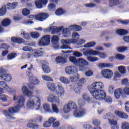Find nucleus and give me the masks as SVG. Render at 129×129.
<instances>
[{
    "mask_svg": "<svg viewBox=\"0 0 129 129\" xmlns=\"http://www.w3.org/2000/svg\"><path fill=\"white\" fill-rule=\"evenodd\" d=\"M115 58L116 60H119V61H122L124 60L125 56L122 54H116L115 56Z\"/></svg>",
    "mask_w": 129,
    "mask_h": 129,
    "instance_id": "31",
    "label": "nucleus"
},
{
    "mask_svg": "<svg viewBox=\"0 0 129 129\" xmlns=\"http://www.w3.org/2000/svg\"><path fill=\"white\" fill-rule=\"evenodd\" d=\"M1 24L3 27H8L11 25V20L5 19L2 21Z\"/></svg>",
    "mask_w": 129,
    "mask_h": 129,
    "instance_id": "28",
    "label": "nucleus"
},
{
    "mask_svg": "<svg viewBox=\"0 0 129 129\" xmlns=\"http://www.w3.org/2000/svg\"><path fill=\"white\" fill-rule=\"evenodd\" d=\"M75 42H76L75 39H61V43L62 45L60 46V49H70L71 50V47H69V45L73 44Z\"/></svg>",
    "mask_w": 129,
    "mask_h": 129,
    "instance_id": "8",
    "label": "nucleus"
},
{
    "mask_svg": "<svg viewBox=\"0 0 129 129\" xmlns=\"http://www.w3.org/2000/svg\"><path fill=\"white\" fill-rule=\"evenodd\" d=\"M52 110L53 112H55V113L59 112V109H58V107H57L56 104H52Z\"/></svg>",
    "mask_w": 129,
    "mask_h": 129,
    "instance_id": "52",
    "label": "nucleus"
},
{
    "mask_svg": "<svg viewBox=\"0 0 129 129\" xmlns=\"http://www.w3.org/2000/svg\"><path fill=\"white\" fill-rule=\"evenodd\" d=\"M116 33L119 36H124L125 35H127L128 34V31L125 29H117L116 30Z\"/></svg>",
    "mask_w": 129,
    "mask_h": 129,
    "instance_id": "25",
    "label": "nucleus"
},
{
    "mask_svg": "<svg viewBox=\"0 0 129 129\" xmlns=\"http://www.w3.org/2000/svg\"><path fill=\"white\" fill-rule=\"evenodd\" d=\"M4 89L8 90L9 89V86L5 81H0V96L4 93Z\"/></svg>",
    "mask_w": 129,
    "mask_h": 129,
    "instance_id": "17",
    "label": "nucleus"
},
{
    "mask_svg": "<svg viewBox=\"0 0 129 129\" xmlns=\"http://www.w3.org/2000/svg\"><path fill=\"white\" fill-rule=\"evenodd\" d=\"M30 79L32 81V84H33V85H37V84H39V83H40V81H39L38 80V79H33V77H30Z\"/></svg>",
    "mask_w": 129,
    "mask_h": 129,
    "instance_id": "54",
    "label": "nucleus"
},
{
    "mask_svg": "<svg viewBox=\"0 0 129 129\" xmlns=\"http://www.w3.org/2000/svg\"><path fill=\"white\" fill-rule=\"evenodd\" d=\"M88 65V62L87 60L83 59V58H78V62L77 63V66L81 67V68H83L85 66Z\"/></svg>",
    "mask_w": 129,
    "mask_h": 129,
    "instance_id": "16",
    "label": "nucleus"
},
{
    "mask_svg": "<svg viewBox=\"0 0 129 129\" xmlns=\"http://www.w3.org/2000/svg\"><path fill=\"white\" fill-rule=\"evenodd\" d=\"M85 75L87 77H90L91 76H92V75H93V72L90 70H89L85 73Z\"/></svg>",
    "mask_w": 129,
    "mask_h": 129,
    "instance_id": "61",
    "label": "nucleus"
},
{
    "mask_svg": "<svg viewBox=\"0 0 129 129\" xmlns=\"http://www.w3.org/2000/svg\"><path fill=\"white\" fill-rule=\"evenodd\" d=\"M73 56L75 57H77V58H79V57H82V53L81 52L78 51H74L73 53Z\"/></svg>",
    "mask_w": 129,
    "mask_h": 129,
    "instance_id": "50",
    "label": "nucleus"
},
{
    "mask_svg": "<svg viewBox=\"0 0 129 129\" xmlns=\"http://www.w3.org/2000/svg\"><path fill=\"white\" fill-rule=\"evenodd\" d=\"M118 71H119L121 74H124L126 72V70H125V67L123 66H119L118 68Z\"/></svg>",
    "mask_w": 129,
    "mask_h": 129,
    "instance_id": "47",
    "label": "nucleus"
},
{
    "mask_svg": "<svg viewBox=\"0 0 129 129\" xmlns=\"http://www.w3.org/2000/svg\"><path fill=\"white\" fill-rule=\"evenodd\" d=\"M43 108L47 112H52V110L50 109V105L47 104H43Z\"/></svg>",
    "mask_w": 129,
    "mask_h": 129,
    "instance_id": "46",
    "label": "nucleus"
},
{
    "mask_svg": "<svg viewBox=\"0 0 129 129\" xmlns=\"http://www.w3.org/2000/svg\"><path fill=\"white\" fill-rule=\"evenodd\" d=\"M1 48L4 50H8L10 49V45L7 43H2L1 45Z\"/></svg>",
    "mask_w": 129,
    "mask_h": 129,
    "instance_id": "59",
    "label": "nucleus"
},
{
    "mask_svg": "<svg viewBox=\"0 0 129 129\" xmlns=\"http://www.w3.org/2000/svg\"><path fill=\"white\" fill-rule=\"evenodd\" d=\"M18 2H13L12 3H8L6 5H4L0 9V17H3V16L6 15L7 9L8 10H15L18 7Z\"/></svg>",
    "mask_w": 129,
    "mask_h": 129,
    "instance_id": "6",
    "label": "nucleus"
},
{
    "mask_svg": "<svg viewBox=\"0 0 129 129\" xmlns=\"http://www.w3.org/2000/svg\"><path fill=\"white\" fill-rule=\"evenodd\" d=\"M27 127L32 129H37L39 128V125L36 124L34 123H29L27 124Z\"/></svg>",
    "mask_w": 129,
    "mask_h": 129,
    "instance_id": "33",
    "label": "nucleus"
},
{
    "mask_svg": "<svg viewBox=\"0 0 129 129\" xmlns=\"http://www.w3.org/2000/svg\"><path fill=\"white\" fill-rule=\"evenodd\" d=\"M42 79H43V80H45V81H53L52 78L48 76H42Z\"/></svg>",
    "mask_w": 129,
    "mask_h": 129,
    "instance_id": "58",
    "label": "nucleus"
},
{
    "mask_svg": "<svg viewBox=\"0 0 129 129\" xmlns=\"http://www.w3.org/2000/svg\"><path fill=\"white\" fill-rule=\"evenodd\" d=\"M69 60L72 63H73L75 65H77L78 59H76V57L74 56H70Z\"/></svg>",
    "mask_w": 129,
    "mask_h": 129,
    "instance_id": "40",
    "label": "nucleus"
},
{
    "mask_svg": "<svg viewBox=\"0 0 129 129\" xmlns=\"http://www.w3.org/2000/svg\"><path fill=\"white\" fill-rule=\"evenodd\" d=\"M125 109L127 112H129V101L125 103Z\"/></svg>",
    "mask_w": 129,
    "mask_h": 129,
    "instance_id": "64",
    "label": "nucleus"
},
{
    "mask_svg": "<svg viewBox=\"0 0 129 129\" xmlns=\"http://www.w3.org/2000/svg\"><path fill=\"white\" fill-rule=\"evenodd\" d=\"M22 91L24 95L26 96L31 97L33 95V92L29 90V89L26 87V86H24L22 88Z\"/></svg>",
    "mask_w": 129,
    "mask_h": 129,
    "instance_id": "20",
    "label": "nucleus"
},
{
    "mask_svg": "<svg viewBox=\"0 0 129 129\" xmlns=\"http://www.w3.org/2000/svg\"><path fill=\"white\" fill-rule=\"evenodd\" d=\"M104 85L101 82L93 83L89 89V91L94 98L97 100H102L106 97V93L103 89Z\"/></svg>",
    "mask_w": 129,
    "mask_h": 129,
    "instance_id": "1",
    "label": "nucleus"
},
{
    "mask_svg": "<svg viewBox=\"0 0 129 129\" xmlns=\"http://www.w3.org/2000/svg\"><path fill=\"white\" fill-rule=\"evenodd\" d=\"M68 104L71 109H75L74 114L76 117H82V116H84L86 114V109H85L81 108L77 111V105L73 101H70Z\"/></svg>",
    "mask_w": 129,
    "mask_h": 129,
    "instance_id": "4",
    "label": "nucleus"
},
{
    "mask_svg": "<svg viewBox=\"0 0 129 129\" xmlns=\"http://www.w3.org/2000/svg\"><path fill=\"white\" fill-rule=\"evenodd\" d=\"M114 95L115 98L118 99L120 97V95H123L122 94V89L118 88L115 90L114 92Z\"/></svg>",
    "mask_w": 129,
    "mask_h": 129,
    "instance_id": "23",
    "label": "nucleus"
},
{
    "mask_svg": "<svg viewBox=\"0 0 129 129\" xmlns=\"http://www.w3.org/2000/svg\"><path fill=\"white\" fill-rule=\"evenodd\" d=\"M108 92L110 93H113V92H114V87L112 85L109 86Z\"/></svg>",
    "mask_w": 129,
    "mask_h": 129,
    "instance_id": "63",
    "label": "nucleus"
},
{
    "mask_svg": "<svg viewBox=\"0 0 129 129\" xmlns=\"http://www.w3.org/2000/svg\"><path fill=\"white\" fill-rule=\"evenodd\" d=\"M122 94L125 95H129V88L125 87L122 89Z\"/></svg>",
    "mask_w": 129,
    "mask_h": 129,
    "instance_id": "56",
    "label": "nucleus"
},
{
    "mask_svg": "<svg viewBox=\"0 0 129 129\" xmlns=\"http://www.w3.org/2000/svg\"><path fill=\"white\" fill-rule=\"evenodd\" d=\"M101 74L106 79H110L113 75V73L109 69H104L101 71Z\"/></svg>",
    "mask_w": 129,
    "mask_h": 129,
    "instance_id": "12",
    "label": "nucleus"
},
{
    "mask_svg": "<svg viewBox=\"0 0 129 129\" xmlns=\"http://www.w3.org/2000/svg\"><path fill=\"white\" fill-rule=\"evenodd\" d=\"M85 83V79L84 78H81L78 83V84L76 85L74 87V90L76 93H80V90H81V87L82 85Z\"/></svg>",
    "mask_w": 129,
    "mask_h": 129,
    "instance_id": "11",
    "label": "nucleus"
},
{
    "mask_svg": "<svg viewBox=\"0 0 129 129\" xmlns=\"http://www.w3.org/2000/svg\"><path fill=\"white\" fill-rule=\"evenodd\" d=\"M110 7H114L116 5L120 4L119 1L118 0H109Z\"/></svg>",
    "mask_w": 129,
    "mask_h": 129,
    "instance_id": "37",
    "label": "nucleus"
},
{
    "mask_svg": "<svg viewBox=\"0 0 129 129\" xmlns=\"http://www.w3.org/2000/svg\"><path fill=\"white\" fill-rule=\"evenodd\" d=\"M48 17H49V14L47 13H39L35 16V19H36L37 21L43 22V21H45Z\"/></svg>",
    "mask_w": 129,
    "mask_h": 129,
    "instance_id": "14",
    "label": "nucleus"
},
{
    "mask_svg": "<svg viewBox=\"0 0 129 129\" xmlns=\"http://www.w3.org/2000/svg\"><path fill=\"white\" fill-rule=\"evenodd\" d=\"M30 35L32 38H33V39H38V38L40 37V33H38L37 32H31L30 33Z\"/></svg>",
    "mask_w": 129,
    "mask_h": 129,
    "instance_id": "44",
    "label": "nucleus"
},
{
    "mask_svg": "<svg viewBox=\"0 0 129 129\" xmlns=\"http://www.w3.org/2000/svg\"><path fill=\"white\" fill-rule=\"evenodd\" d=\"M70 33V30L69 28H63L62 29V34L64 35V37H66V35H69Z\"/></svg>",
    "mask_w": 129,
    "mask_h": 129,
    "instance_id": "53",
    "label": "nucleus"
},
{
    "mask_svg": "<svg viewBox=\"0 0 129 129\" xmlns=\"http://www.w3.org/2000/svg\"><path fill=\"white\" fill-rule=\"evenodd\" d=\"M16 56H17V53L12 52L11 53H10L7 56V59L8 60H13V59H15Z\"/></svg>",
    "mask_w": 129,
    "mask_h": 129,
    "instance_id": "39",
    "label": "nucleus"
},
{
    "mask_svg": "<svg viewBox=\"0 0 129 129\" xmlns=\"http://www.w3.org/2000/svg\"><path fill=\"white\" fill-rule=\"evenodd\" d=\"M42 69L43 72H44L46 74H48L51 72V69L47 64H42Z\"/></svg>",
    "mask_w": 129,
    "mask_h": 129,
    "instance_id": "27",
    "label": "nucleus"
},
{
    "mask_svg": "<svg viewBox=\"0 0 129 129\" xmlns=\"http://www.w3.org/2000/svg\"><path fill=\"white\" fill-rule=\"evenodd\" d=\"M105 119H108V120H110V118H113L114 117V115L112 113H107L104 115Z\"/></svg>",
    "mask_w": 129,
    "mask_h": 129,
    "instance_id": "35",
    "label": "nucleus"
},
{
    "mask_svg": "<svg viewBox=\"0 0 129 129\" xmlns=\"http://www.w3.org/2000/svg\"><path fill=\"white\" fill-rule=\"evenodd\" d=\"M43 117L38 115H35V117L32 120L33 122H42Z\"/></svg>",
    "mask_w": 129,
    "mask_h": 129,
    "instance_id": "29",
    "label": "nucleus"
},
{
    "mask_svg": "<svg viewBox=\"0 0 129 129\" xmlns=\"http://www.w3.org/2000/svg\"><path fill=\"white\" fill-rule=\"evenodd\" d=\"M47 87L50 91H55L56 93V95L58 97H61L62 96H64V94H65V90H64V88L62 87V85L60 84H58L57 87H58V91L56 90V86L54 83L48 82L46 84Z\"/></svg>",
    "mask_w": 129,
    "mask_h": 129,
    "instance_id": "3",
    "label": "nucleus"
},
{
    "mask_svg": "<svg viewBox=\"0 0 129 129\" xmlns=\"http://www.w3.org/2000/svg\"><path fill=\"white\" fill-rule=\"evenodd\" d=\"M63 110L65 113H68V112L71 110V109L68 104L64 105Z\"/></svg>",
    "mask_w": 129,
    "mask_h": 129,
    "instance_id": "45",
    "label": "nucleus"
},
{
    "mask_svg": "<svg viewBox=\"0 0 129 129\" xmlns=\"http://www.w3.org/2000/svg\"><path fill=\"white\" fill-rule=\"evenodd\" d=\"M30 13V11L29 9L27 8H24L22 9V15L24 16V17H27V16H29Z\"/></svg>",
    "mask_w": 129,
    "mask_h": 129,
    "instance_id": "42",
    "label": "nucleus"
},
{
    "mask_svg": "<svg viewBox=\"0 0 129 129\" xmlns=\"http://www.w3.org/2000/svg\"><path fill=\"white\" fill-rule=\"evenodd\" d=\"M126 50H127V47L120 46L117 48V51L119 52V53H122V52H124V51H126Z\"/></svg>",
    "mask_w": 129,
    "mask_h": 129,
    "instance_id": "43",
    "label": "nucleus"
},
{
    "mask_svg": "<svg viewBox=\"0 0 129 129\" xmlns=\"http://www.w3.org/2000/svg\"><path fill=\"white\" fill-rule=\"evenodd\" d=\"M51 36L49 35L43 36L39 41L40 46H48L50 44Z\"/></svg>",
    "mask_w": 129,
    "mask_h": 129,
    "instance_id": "10",
    "label": "nucleus"
},
{
    "mask_svg": "<svg viewBox=\"0 0 129 129\" xmlns=\"http://www.w3.org/2000/svg\"><path fill=\"white\" fill-rule=\"evenodd\" d=\"M63 30V27H55V26H51L49 28V30L51 31L52 35H55L57 33L60 32Z\"/></svg>",
    "mask_w": 129,
    "mask_h": 129,
    "instance_id": "18",
    "label": "nucleus"
},
{
    "mask_svg": "<svg viewBox=\"0 0 129 129\" xmlns=\"http://www.w3.org/2000/svg\"><path fill=\"white\" fill-rule=\"evenodd\" d=\"M65 71L67 74L71 75V74H75V73H77V71H78V70L76 67L74 66H71L67 67L65 69Z\"/></svg>",
    "mask_w": 129,
    "mask_h": 129,
    "instance_id": "13",
    "label": "nucleus"
},
{
    "mask_svg": "<svg viewBox=\"0 0 129 129\" xmlns=\"http://www.w3.org/2000/svg\"><path fill=\"white\" fill-rule=\"evenodd\" d=\"M21 35H23L24 39H26L27 40H29V39H30V34H29V33H26L25 31H23V32H22L21 33Z\"/></svg>",
    "mask_w": 129,
    "mask_h": 129,
    "instance_id": "55",
    "label": "nucleus"
},
{
    "mask_svg": "<svg viewBox=\"0 0 129 129\" xmlns=\"http://www.w3.org/2000/svg\"><path fill=\"white\" fill-rule=\"evenodd\" d=\"M93 123L94 125H96V126H98V125H100V121L98 119H95L93 121Z\"/></svg>",
    "mask_w": 129,
    "mask_h": 129,
    "instance_id": "62",
    "label": "nucleus"
},
{
    "mask_svg": "<svg viewBox=\"0 0 129 129\" xmlns=\"http://www.w3.org/2000/svg\"><path fill=\"white\" fill-rule=\"evenodd\" d=\"M6 70L2 68L0 69V79L3 80V81H6V82H11L13 77L12 75L10 74H5Z\"/></svg>",
    "mask_w": 129,
    "mask_h": 129,
    "instance_id": "7",
    "label": "nucleus"
},
{
    "mask_svg": "<svg viewBox=\"0 0 129 129\" xmlns=\"http://www.w3.org/2000/svg\"><path fill=\"white\" fill-rule=\"evenodd\" d=\"M48 9L49 11H50L51 12H54V11L56 10V5L52 3H50L48 6Z\"/></svg>",
    "mask_w": 129,
    "mask_h": 129,
    "instance_id": "38",
    "label": "nucleus"
},
{
    "mask_svg": "<svg viewBox=\"0 0 129 129\" xmlns=\"http://www.w3.org/2000/svg\"><path fill=\"white\" fill-rule=\"evenodd\" d=\"M55 62L56 64H65L67 62V59L63 56H58L55 58Z\"/></svg>",
    "mask_w": 129,
    "mask_h": 129,
    "instance_id": "22",
    "label": "nucleus"
},
{
    "mask_svg": "<svg viewBox=\"0 0 129 129\" xmlns=\"http://www.w3.org/2000/svg\"><path fill=\"white\" fill-rule=\"evenodd\" d=\"M27 106L28 108L37 107L36 109H39L41 106V100L37 97H35L33 98H29L27 102Z\"/></svg>",
    "mask_w": 129,
    "mask_h": 129,
    "instance_id": "5",
    "label": "nucleus"
},
{
    "mask_svg": "<svg viewBox=\"0 0 129 129\" xmlns=\"http://www.w3.org/2000/svg\"><path fill=\"white\" fill-rule=\"evenodd\" d=\"M109 123L112 125V126L117 125V121L114 119L109 120Z\"/></svg>",
    "mask_w": 129,
    "mask_h": 129,
    "instance_id": "60",
    "label": "nucleus"
},
{
    "mask_svg": "<svg viewBox=\"0 0 129 129\" xmlns=\"http://www.w3.org/2000/svg\"><path fill=\"white\" fill-rule=\"evenodd\" d=\"M121 127L122 129H129L128 122H123L122 123Z\"/></svg>",
    "mask_w": 129,
    "mask_h": 129,
    "instance_id": "57",
    "label": "nucleus"
},
{
    "mask_svg": "<svg viewBox=\"0 0 129 129\" xmlns=\"http://www.w3.org/2000/svg\"><path fill=\"white\" fill-rule=\"evenodd\" d=\"M42 53H43V51L40 50V49H36L32 51V55L34 57H35V58L40 57V56L42 55Z\"/></svg>",
    "mask_w": 129,
    "mask_h": 129,
    "instance_id": "24",
    "label": "nucleus"
},
{
    "mask_svg": "<svg viewBox=\"0 0 129 129\" xmlns=\"http://www.w3.org/2000/svg\"><path fill=\"white\" fill-rule=\"evenodd\" d=\"M83 98L84 99V100H86V101H92V98H90L88 96V95L86 94H84L83 95Z\"/></svg>",
    "mask_w": 129,
    "mask_h": 129,
    "instance_id": "49",
    "label": "nucleus"
},
{
    "mask_svg": "<svg viewBox=\"0 0 129 129\" xmlns=\"http://www.w3.org/2000/svg\"><path fill=\"white\" fill-rule=\"evenodd\" d=\"M11 40L13 43H17V44L25 43V40L21 37H12Z\"/></svg>",
    "mask_w": 129,
    "mask_h": 129,
    "instance_id": "21",
    "label": "nucleus"
},
{
    "mask_svg": "<svg viewBox=\"0 0 129 129\" xmlns=\"http://www.w3.org/2000/svg\"><path fill=\"white\" fill-rule=\"evenodd\" d=\"M84 54L85 56H87V55H92L93 56L98 55L100 58H106V54L99 51L93 50H87L84 52Z\"/></svg>",
    "mask_w": 129,
    "mask_h": 129,
    "instance_id": "9",
    "label": "nucleus"
},
{
    "mask_svg": "<svg viewBox=\"0 0 129 129\" xmlns=\"http://www.w3.org/2000/svg\"><path fill=\"white\" fill-rule=\"evenodd\" d=\"M70 28H72L73 30H76V31H81L82 30L81 26L77 25H71Z\"/></svg>",
    "mask_w": 129,
    "mask_h": 129,
    "instance_id": "41",
    "label": "nucleus"
},
{
    "mask_svg": "<svg viewBox=\"0 0 129 129\" xmlns=\"http://www.w3.org/2000/svg\"><path fill=\"white\" fill-rule=\"evenodd\" d=\"M96 45V43L95 42H90L84 45V48H92V47H94Z\"/></svg>",
    "mask_w": 129,
    "mask_h": 129,
    "instance_id": "32",
    "label": "nucleus"
},
{
    "mask_svg": "<svg viewBox=\"0 0 129 129\" xmlns=\"http://www.w3.org/2000/svg\"><path fill=\"white\" fill-rule=\"evenodd\" d=\"M87 60L90 62H96V61H98V57H95L93 56H88L87 57Z\"/></svg>",
    "mask_w": 129,
    "mask_h": 129,
    "instance_id": "48",
    "label": "nucleus"
},
{
    "mask_svg": "<svg viewBox=\"0 0 129 129\" xmlns=\"http://www.w3.org/2000/svg\"><path fill=\"white\" fill-rule=\"evenodd\" d=\"M47 100L49 102H51V103L55 102V103H57V104H60V99H59V98L53 94H50L49 95Z\"/></svg>",
    "mask_w": 129,
    "mask_h": 129,
    "instance_id": "15",
    "label": "nucleus"
},
{
    "mask_svg": "<svg viewBox=\"0 0 129 129\" xmlns=\"http://www.w3.org/2000/svg\"><path fill=\"white\" fill-rule=\"evenodd\" d=\"M63 14H65V11L62 8H58L55 11V15L56 16H62Z\"/></svg>",
    "mask_w": 129,
    "mask_h": 129,
    "instance_id": "34",
    "label": "nucleus"
},
{
    "mask_svg": "<svg viewBox=\"0 0 129 129\" xmlns=\"http://www.w3.org/2000/svg\"><path fill=\"white\" fill-rule=\"evenodd\" d=\"M114 113L116 116H118L120 118H127L128 117V116L126 114L119 110H115Z\"/></svg>",
    "mask_w": 129,
    "mask_h": 129,
    "instance_id": "19",
    "label": "nucleus"
},
{
    "mask_svg": "<svg viewBox=\"0 0 129 129\" xmlns=\"http://www.w3.org/2000/svg\"><path fill=\"white\" fill-rule=\"evenodd\" d=\"M35 6L37 9H42L43 8V5L40 2L39 0L36 1L35 2Z\"/></svg>",
    "mask_w": 129,
    "mask_h": 129,
    "instance_id": "51",
    "label": "nucleus"
},
{
    "mask_svg": "<svg viewBox=\"0 0 129 129\" xmlns=\"http://www.w3.org/2000/svg\"><path fill=\"white\" fill-rule=\"evenodd\" d=\"M99 68H112L113 64L110 63H101L98 64Z\"/></svg>",
    "mask_w": 129,
    "mask_h": 129,
    "instance_id": "26",
    "label": "nucleus"
},
{
    "mask_svg": "<svg viewBox=\"0 0 129 129\" xmlns=\"http://www.w3.org/2000/svg\"><path fill=\"white\" fill-rule=\"evenodd\" d=\"M13 100L16 102V105L13 107H10L8 110L3 111V114L6 117H13L12 114L18 113L20 111V109L24 107L25 104V98L23 96L14 95Z\"/></svg>",
    "mask_w": 129,
    "mask_h": 129,
    "instance_id": "2",
    "label": "nucleus"
},
{
    "mask_svg": "<svg viewBox=\"0 0 129 129\" xmlns=\"http://www.w3.org/2000/svg\"><path fill=\"white\" fill-rule=\"evenodd\" d=\"M59 38L57 35H53L51 38V42L54 45H57L59 42Z\"/></svg>",
    "mask_w": 129,
    "mask_h": 129,
    "instance_id": "30",
    "label": "nucleus"
},
{
    "mask_svg": "<svg viewBox=\"0 0 129 129\" xmlns=\"http://www.w3.org/2000/svg\"><path fill=\"white\" fill-rule=\"evenodd\" d=\"M59 80L61 81V82L64 83L65 84H69L70 83V81L64 77H60L59 78Z\"/></svg>",
    "mask_w": 129,
    "mask_h": 129,
    "instance_id": "36",
    "label": "nucleus"
}]
</instances>
